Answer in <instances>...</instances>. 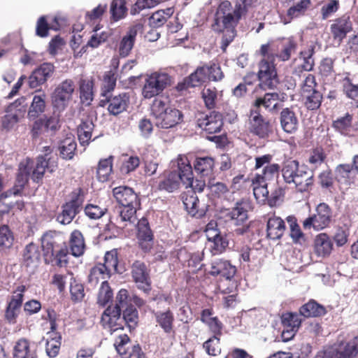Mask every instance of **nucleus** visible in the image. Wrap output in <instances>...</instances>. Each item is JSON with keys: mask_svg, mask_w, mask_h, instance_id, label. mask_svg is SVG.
<instances>
[{"mask_svg": "<svg viewBox=\"0 0 358 358\" xmlns=\"http://www.w3.org/2000/svg\"><path fill=\"white\" fill-rule=\"evenodd\" d=\"M243 11L241 5L233 8L229 1H222L217 9L212 27L215 31L223 34L221 48L224 51L236 36V26Z\"/></svg>", "mask_w": 358, "mask_h": 358, "instance_id": "f257e3e1", "label": "nucleus"}, {"mask_svg": "<svg viewBox=\"0 0 358 358\" xmlns=\"http://www.w3.org/2000/svg\"><path fill=\"white\" fill-rule=\"evenodd\" d=\"M281 173L284 181L289 185H294L301 192L308 190L313 184V174L296 160H287L284 162Z\"/></svg>", "mask_w": 358, "mask_h": 358, "instance_id": "f03ea898", "label": "nucleus"}, {"mask_svg": "<svg viewBox=\"0 0 358 358\" xmlns=\"http://www.w3.org/2000/svg\"><path fill=\"white\" fill-rule=\"evenodd\" d=\"M151 114L157 127L169 129L175 127L182 120L181 112L170 106L168 97L156 98L151 106Z\"/></svg>", "mask_w": 358, "mask_h": 358, "instance_id": "7ed1b4c3", "label": "nucleus"}, {"mask_svg": "<svg viewBox=\"0 0 358 358\" xmlns=\"http://www.w3.org/2000/svg\"><path fill=\"white\" fill-rule=\"evenodd\" d=\"M209 273L212 275H220L222 278L218 287L222 293H231L236 287L234 280L236 268L229 261L222 259L214 260L211 263Z\"/></svg>", "mask_w": 358, "mask_h": 358, "instance_id": "20e7f679", "label": "nucleus"}, {"mask_svg": "<svg viewBox=\"0 0 358 358\" xmlns=\"http://www.w3.org/2000/svg\"><path fill=\"white\" fill-rule=\"evenodd\" d=\"M249 203L245 201H237L226 214L230 225L238 235H243L248 231Z\"/></svg>", "mask_w": 358, "mask_h": 358, "instance_id": "39448f33", "label": "nucleus"}, {"mask_svg": "<svg viewBox=\"0 0 358 358\" xmlns=\"http://www.w3.org/2000/svg\"><path fill=\"white\" fill-rule=\"evenodd\" d=\"M171 83V78L168 73L159 71L152 73L145 78L142 94L145 99H151L161 94Z\"/></svg>", "mask_w": 358, "mask_h": 358, "instance_id": "423d86ee", "label": "nucleus"}, {"mask_svg": "<svg viewBox=\"0 0 358 358\" xmlns=\"http://www.w3.org/2000/svg\"><path fill=\"white\" fill-rule=\"evenodd\" d=\"M75 90V83L71 79L59 83L51 95L53 108L59 113L63 112L72 101Z\"/></svg>", "mask_w": 358, "mask_h": 358, "instance_id": "0eeeda50", "label": "nucleus"}, {"mask_svg": "<svg viewBox=\"0 0 358 358\" xmlns=\"http://www.w3.org/2000/svg\"><path fill=\"white\" fill-rule=\"evenodd\" d=\"M278 164H272L263 169L262 174H257L252 179V186L255 199L260 203L264 202L268 196V180L272 179L279 171Z\"/></svg>", "mask_w": 358, "mask_h": 358, "instance_id": "6e6552de", "label": "nucleus"}, {"mask_svg": "<svg viewBox=\"0 0 358 358\" xmlns=\"http://www.w3.org/2000/svg\"><path fill=\"white\" fill-rule=\"evenodd\" d=\"M315 211L314 215L303 222L304 229L313 227L315 230L319 231L329 225L332 217V211L330 207L324 203H321L317 206Z\"/></svg>", "mask_w": 358, "mask_h": 358, "instance_id": "1a4fd4ad", "label": "nucleus"}, {"mask_svg": "<svg viewBox=\"0 0 358 358\" xmlns=\"http://www.w3.org/2000/svg\"><path fill=\"white\" fill-rule=\"evenodd\" d=\"M257 76L259 80V85L264 90L273 89L279 83L273 60L268 61V59H262L259 64Z\"/></svg>", "mask_w": 358, "mask_h": 358, "instance_id": "9d476101", "label": "nucleus"}, {"mask_svg": "<svg viewBox=\"0 0 358 358\" xmlns=\"http://www.w3.org/2000/svg\"><path fill=\"white\" fill-rule=\"evenodd\" d=\"M41 241L45 262L53 263L54 254L64 245L62 235L55 231H48L42 236Z\"/></svg>", "mask_w": 358, "mask_h": 358, "instance_id": "9b49d317", "label": "nucleus"}, {"mask_svg": "<svg viewBox=\"0 0 358 358\" xmlns=\"http://www.w3.org/2000/svg\"><path fill=\"white\" fill-rule=\"evenodd\" d=\"M187 157L180 156L178 158V171H172L168 174L163 180H162L158 185V188L160 190H164L167 192H173L177 190L180 183L184 185L185 176H182L184 173L183 166H186Z\"/></svg>", "mask_w": 358, "mask_h": 358, "instance_id": "f8f14e48", "label": "nucleus"}, {"mask_svg": "<svg viewBox=\"0 0 358 358\" xmlns=\"http://www.w3.org/2000/svg\"><path fill=\"white\" fill-rule=\"evenodd\" d=\"M101 323L103 329L111 334L124 328V320L121 317V311L117 307L108 306L103 313Z\"/></svg>", "mask_w": 358, "mask_h": 358, "instance_id": "ddd939ff", "label": "nucleus"}, {"mask_svg": "<svg viewBox=\"0 0 358 358\" xmlns=\"http://www.w3.org/2000/svg\"><path fill=\"white\" fill-rule=\"evenodd\" d=\"M138 206H117L110 215V222H115L121 227L133 224L136 220V209Z\"/></svg>", "mask_w": 358, "mask_h": 358, "instance_id": "4468645a", "label": "nucleus"}, {"mask_svg": "<svg viewBox=\"0 0 358 358\" xmlns=\"http://www.w3.org/2000/svg\"><path fill=\"white\" fill-rule=\"evenodd\" d=\"M83 201V196L80 194L75 193L71 200L63 206L62 212L57 216V221L62 224L71 223L79 213Z\"/></svg>", "mask_w": 358, "mask_h": 358, "instance_id": "2eb2a0df", "label": "nucleus"}, {"mask_svg": "<svg viewBox=\"0 0 358 358\" xmlns=\"http://www.w3.org/2000/svg\"><path fill=\"white\" fill-rule=\"evenodd\" d=\"M197 124L208 134L218 133L223 125L222 116L215 111L210 112L209 115L201 114L197 119Z\"/></svg>", "mask_w": 358, "mask_h": 358, "instance_id": "dca6fc26", "label": "nucleus"}, {"mask_svg": "<svg viewBox=\"0 0 358 358\" xmlns=\"http://www.w3.org/2000/svg\"><path fill=\"white\" fill-rule=\"evenodd\" d=\"M55 66L50 63H43L36 69L29 77L28 84L30 88H36L47 82L52 76Z\"/></svg>", "mask_w": 358, "mask_h": 358, "instance_id": "f3484780", "label": "nucleus"}, {"mask_svg": "<svg viewBox=\"0 0 358 358\" xmlns=\"http://www.w3.org/2000/svg\"><path fill=\"white\" fill-rule=\"evenodd\" d=\"M132 277L139 289L148 294L151 290L150 279L146 265L139 261L132 266Z\"/></svg>", "mask_w": 358, "mask_h": 358, "instance_id": "a211bd4d", "label": "nucleus"}, {"mask_svg": "<svg viewBox=\"0 0 358 358\" xmlns=\"http://www.w3.org/2000/svg\"><path fill=\"white\" fill-rule=\"evenodd\" d=\"M26 287L24 285L18 286L11 297L6 308L5 317L10 323H15L18 316L23 301L24 292Z\"/></svg>", "mask_w": 358, "mask_h": 358, "instance_id": "6ab92c4d", "label": "nucleus"}, {"mask_svg": "<svg viewBox=\"0 0 358 358\" xmlns=\"http://www.w3.org/2000/svg\"><path fill=\"white\" fill-rule=\"evenodd\" d=\"M250 131L259 138H266L271 131L269 122L264 120L257 109H252L250 116Z\"/></svg>", "mask_w": 358, "mask_h": 358, "instance_id": "aec40b11", "label": "nucleus"}, {"mask_svg": "<svg viewBox=\"0 0 358 358\" xmlns=\"http://www.w3.org/2000/svg\"><path fill=\"white\" fill-rule=\"evenodd\" d=\"M137 238L142 250L147 252L153 246V234L148 221L145 218L138 220L137 225Z\"/></svg>", "mask_w": 358, "mask_h": 358, "instance_id": "412c9836", "label": "nucleus"}, {"mask_svg": "<svg viewBox=\"0 0 358 358\" xmlns=\"http://www.w3.org/2000/svg\"><path fill=\"white\" fill-rule=\"evenodd\" d=\"M118 206H139L140 201L134 190L128 187L120 186L113 190Z\"/></svg>", "mask_w": 358, "mask_h": 358, "instance_id": "4be33fe9", "label": "nucleus"}, {"mask_svg": "<svg viewBox=\"0 0 358 358\" xmlns=\"http://www.w3.org/2000/svg\"><path fill=\"white\" fill-rule=\"evenodd\" d=\"M338 358H356L358 355V336L347 342H341L334 345Z\"/></svg>", "mask_w": 358, "mask_h": 358, "instance_id": "5701e85b", "label": "nucleus"}, {"mask_svg": "<svg viewBox=\"0 0 358 358\" xmlns=\"http://www.w3.org/2000/svg\"><path fill=\"white\" fill-rule=\"evenodd\" d=\"M32 162L30 160L27 159L26 162L20 163L16 184L13 189L8 191L10 194L15 196L21 192L28 180V177L30 176Z\"/></svg>", "mask_w": 358, "mask_h": 358, "instance_id": "b1692460", "label": "nucleus"}, {"mask_svg": "<svg viewBox=\"0 0 358 358\" xmlns=\"http://www.w3.org/2000/svg\"><path fill=\"white\" fill-rule=\"evenodd\" d=\"M105 98L106 99L101 100V102L106 101L108 103V110L114 115H117L126 110L129 102V96L125 93L114 96L108 95Z\"/></svg>", "mask_w": 358, "mask_h": 358, "instance_id": "393cba45", "label": "nucleus"}, {"mask_svg": "<svg viewBox=\"0 0 358 358\" xmlns=\"http://www.w3.org/2000/svg\"><path fill=\"white\" fill-rule=\"evenodd\" d=\"M41 259V251L38 246L30 243L25 246L22 252V262L27 267L35 268Z\"/></svg>", "mask_w": 358, "mask_h": 358, "instance_id": "a878e982", "label": "nucleus"}, {"mask_svg": "<svg viewBox=\"0 0 358 358\" xmlns=\"http://www.w3.org/2000/svg\"><path fill=\"white\" fill-rule=\"evenodd\" d=\"M333 249V243L330 237L325 233L316 236L314 240V252L320 257H328Z\"/></svg>", "mask_w": 358, "mask_h": 358, "instance_id": "bb28decb", "label": "nucleus"}, {"mask_svg": "<svg viewBox=\"0 0 358 358\" xmlns=\"http://www.w3.org/2000/svg\"><path fill=\"white\" fill-rule=\"evenodd\" d=\"M46 98L47 95L45 92L34 95L27 113L29 120H34L45 112Z\"/></svg>", "mask_w": 358, "mask_h": 358, "instance_id": "cd10ccee", "label": "nucleus"}, {"mask_svg": "<svg viewBox=\"0 0 358 358\" xmlns=\"http://www.w3.org/2000/svg\"><path fill=\"white\" fill-rule=\"evenodd\" d=\"M182 172L184 173L182 174V176H185V178H183L184 186L186 188L192 187L194 191L193 193L194 194H196V192H203L206 185V182L199 179L194 180L192 168L187 159L186 166H183V171Z\"/></svg>", "mask_w": 358, "mask_h": 358, "instance_id": "c85d7f7f", "label": "nucleus"}, {"mask_svg": "<svg viewBox=\"0 0 358 358\" xmlns=\"http://www.w3.org/2000/svg\"><path fill=\"white\" fill-rule=\"evenodd\" d=\"M59 121L60 115L59 114H56L55 112H54L52 115L48 117H45L44 118L36 120L32 128L34 135H37L38 134L42 126H44L47 131H57L60 127Z\"/></svg>", "mask_w": 358, "mask_h": 358, "instance_id": "c756f323", "label": "nucleus"}, {"mask_svg": "<svg viewBox=\"0 0 358 358\" xmlns=\"http://www.w3.org/2000/svg\"><path fill=\"white\" fill-rule=\"evenodd\" d=\"M77 148L75 137L69 134L59 143L58 150L61 157L66 160L73 159Z\"/></svg>", "mask_w": 358, "mask_h": 358, "instance_id": "7c9ffc66", "label": "nucleus"}, {"mask_svg": "<svg viewBox=\"0 0 358 358\" xmlns=\"http://www.w3.org/2000/svg\"><path fill=\"white\" fill-rule=\"evenodd\" d=\"M137 27H131L120 41L118 52L122 57H127L131 52L137 35Z\"/></svg>", "mask_w": 358, "mask_h": 358, "instance_id": "2f4dec72", "label": "nucleus"}, {"mask_svg": "<svg viewBox=\"0 0 358 358\" xmlns=\"http://www.w3.org/2000/svg\"><path fill=\"white\" fill-rule=\"evenodd\" d=\"M285 231L284 221L279 217H270L267 222V237L272 240L280 239Z\"/></svg>", "mask_w": 358, "mask_h": 358, "instance_id": "473e14b6", "label": "nucleus"}, {"mask_svg": "<svg viewBox=\"0 0 358 358\" xmlns=\"http://www.w3.org/2000/svg\"><path fill=\"white\" fill-rule=\"evenodd\" d=\"M280 96L278 93H266L263 97L257 98L254 103L256 109L263 106L266 110L270 112L277 111L280 107L278 101Z\"/></svg>", "mask_w": 358, "mask_h": 358, "instance_id": "72a5a7b5", "label": "nucleus"}, {"mask_svg": "<svg viewBox=\"0 0 358 358\" xmlns=\"http://www.w3.org/2000/svg\"><path fill=\"white\" fill-rule=\"evenodd\" d=\"M280 124L282 129L289 134L294 132L298 127V119L294 111L288 108H284L280 113Z\"/></svg>", "mask_w": 358, "mask_h": 358, "instance_id": "f704fd0d", "label": "nucleus"}, {"mask_svg": "<svg viewBox=\"0 0 358 358\" xmlns=\"http://www.w3.org/2000/svg\"><path fill=\"white\" fill-rule=\"evenodd\" d=\"M94 128V124L91 118L87 117L82 120L80 124L78 127V136L81 145L85 146L90 143L92 140Z\"/></svg>", "mask_w": 358, "mask_h": 358, "instance_id": "c9c22d12", "label": "nucleus"}, {"mask_svg": "<svg viewBox=\"0 0 358 358\" xmlns=\"http://www.w3.org/2000/svg\"><path fill=\"white\" fill-rule=\"evenodd\" d=\"M69 248L71 254L74 257H80L84 254L85 244L81 232L74 230L70 235Z\"/></svg>", "mask_w": 358, "mask_h": 358, "instance_id": "e433bc0d", "label": "nucleus"}, {"mask_svg": "<svg viewBox=\"0 0 358 358\" xmlns=\"http://www.w3.org/2000/svg\"><path fill=\"white\" fill-rule=\"evenodd\" d=\"M57 166L55 162L50 163L43 157H39L35 168L30 173L31 178L36 182H38L43 178V174L47 169L50 172H52Z\"/></svg>", "mask_w": 358, "mask_h": 358, "instance_id": "4c0bfd02", "label": "nucleus"}, {"mask_svg": "<svg viewBox=\"0 0 358 358\" xmlns=\"http://www.w3.org/2000/svg\"><path fill=\"white\" fill-rule=\"evenodd\" d=\"M93 85L92 79L81 78L79 81L80 98L82 103L89 106L93 100Z\"/></svg>", "mask_w": 358, "mask_h": 358, "instance_id": "58836bf2", "label": "nucleus"}, {"mask_svg": "<svg viewBox=\"0 0 358 358\" xmlns=\"http://www.w3.org/2000/svg\"><path fill=\"white\" fill-rule=\"evenodd\" d=\"M154 315L156 322L165 333L169 334L172 331L174 317L171 310L154 312Z\"/></svg>", "mask_w": 358, "mask_h": 358, "instance_id": "ea45409f", "label": "nucleus"}, {"mask_svg": "<svg viewBox=\"0 0 358 358\" xmlns=\"http://www.w3.org/2000/svg\"><path fill=\"white\" fill-rule=\"evenodd\" d=\"M215 162L210 157H197L194 162L195 171L201 176H208L213 171Z\"/></svg>", "mask_w": 358, "mask_h": 358, "instance_id": "a19ab883", "label": "nucleus"}, {"mask_svg": "<svg viewBox=\"0 0 358 358\" xmlns=\"http://www.w3.org/2000/svg\"><path fill=\"white\" fill-rule=\"evenodd\" d=\"M13 358H36L30 351L29 341L25 338L19 339L13 345Z\"/></svg>", "mask_w": 358, "mask_h": 358, "instance_id": "79ce46f5", "label": "nucleus"}, {"mask_svg": "<svg viewBox=\"0 0 358 358\" xmlns=\"http://www.w3.org/2000/svg\"><path fill=\"white\" fill-rule=\"evenodd\" d=\"M117 252L112 250L106 253L104 263L96 266L101 268V271L109 278L113 271H117Z\"/></svg>", "mask_w": 358, "mask_h": 358, "instance_id": "37998d69", "label": "nucleus"}, {"mask_svg": "<svg viewBox=\"0 0 358 358\" xmlns=\"http://www.w3.org/2000/svg\"><path fill=\"white\" fill-rule=\"evenodd\" d=\"M113 157L109 156L108 158L100 159L96 170L97 178L100 182H106L113 171Z\"/></svg>", "mask_w": 358, "mask_h": 358, "instance_id": "c03bdc74", "label": "nucleus"}, {"mask_svg": "<svg viewBox=\"0 0 358 358\" xmlns=\"http://www.w3.org/2000/svg\"><path fill=\"white\" fill-rule=\"evenodd\" d=\"M300 314L305 317H319L325 313L324 308L313 300H310L300 308Z\"/></svg>", "mask_w": 358, "mask_h": 358, "instance_id": "a18cd8bd", "label": "nucleus"}, {"mask_svg": "<svg viewBox=\"0 0 358 358\" xmlns=\"http://www.w3.org/2000/svg\"><path fill=\"white\" fill-rule=\"evenodd\" d=\"M52 21V22L48 23L45 16L41 17L37 21L36 29V35L41 37H45L48 36L49 29L58 30L59 25L57 22V17H55Z\"/></svg>", "mask_w": 358, "mask_h": 358, "instance_id": "49530a36", "label": "nucleus"}, {"mask_svg": "<svg viewBox=\"0 0 358 358\" xmlns=\"http://www.w3.org/2000/svg\"><path fill=\"white\" fill-rule=\"evenodd\" d=\"M287 221L289 224V236L293 242L296 244L303 245L306 242L304 234L301 231L300 227L296 223V220L294 216H288Z\"/></svg>", "mask_w": 358, "mask_h": 358, "instance_id": "de8ad7c7", "label": "nucleus"}, {"mask_svg": "<svg viewBox=\"0 0 358 358\" xmlns=\"http://www.w3.org/2000/svg\"><path fill=\"white\" fill-rule=\"evenodd\" d=\"M208 71V70L206 68V65L198 67L196 71L185 80L187 86L191 87H196L208 80V74H207Z\"/></svg>", "mask_w": 358, "mask_h": 358, "instance_id": "09e8293b", "label": "nucleus"}, {"mask_svg": "<svg viewBox=\"0 0 358 358\" xmlns=\"http://www.w3.org/2000/svg\"><path fill=\"white\" fill-rule=\"evenodd\" d=\"M173 8H168L154 13L149 18V23L152 27H159L173 14Z\"/></svg>", "mask_w": 358, "mask_h": 358, "instance_id": "8fccbe9b", "label": "nucleus"}, {"mask_svg": "<svg viewBox=\"0 0 358 358\" xmlns=\"http://www.w3.org/2000/svg\"><path fill=\"white\" fill-rule=\"evenodd\" d=\"M282 322L284 327L290 329L289 334H295L301 325V320L296 313H287L282 315Z\"/></svg>", "mask_w": 358, "mask_h": 358, "instance_id": "3c124183", "label": "nucleus"}, {"mask_svg": "<svg viewBox=\"0 0 358 358\" xmlns=\"http://www.w3.org/2000/svg\"><path fill=\"white\" fill-rule=\"evenodd\" d=\"M14 240L13 233L9 227L6 224L0 226V248L1 250L10 248Z\"/></svg>", "mask_w": 358, "mask_h": 358, "instance_id": "603ef678", "label": "nucleus"}, {"mask_svg": "<svg viewBox=\"0 0 358 358\" xmlns=\"http://www.w3.org/2000/svg\"><path fill=\"white\" fill-rule=\"evenodd\" d=\"M304 99V104L308 110L317 109L322 101V94L319 90L313 91L310 94L302 96Z\"/></svg>", "mask_w": 358, "mask_h": 358, "instance_id": "864d4df0", "label": "nucleus"}, {"mask_svg": "<svg viewBox=\"0 0 358 358\" xmlns=\"http://www.w3.org/2000/svg\"><path fill=\"white\" fill-rule=\"evenodd\" d=\"M124 325L127 324V327L131 329L136 327L138 320V314L137 310L132 306L125 308L123 310Z\"/></svg>", "mask_w": 358, "mask_h": 358, "instance_id": "5fc2aeb1", "label": "nucleus"}, {"mask_svg": "<svg viewBox=\"0 0 358 358\" xmlns=\"http://www.w3.org/2000/svg\"><path fill=\"white\" fill-rule=\"evenodd\" d=\"M117 77L112 71H108L103 77L101 87V96L107 97L109 93L113 91L116 85Z\"/></svg>", "mask_w": 358, "mask_h": 358, "instance_id": "6e6d98bb", "label": "nucleus"}, {"mask_svg": "<svg viewBox=\"0 0 358 358\" xmlns=\"http://www.w3.org/2000/svg\"><path fill=\"white\" fill-rule=\"evenodd\" d=\"M15 107V103L11 104L8 107V113L3 117L1 124L3 129L10 130L13 129L18 122L19 115L17 111L13 112V110Z\"/></svg>", "mask_w": 358, "mask_h": 358, "instance_id": "4d7b16f0", "label": "nucleus"}, {"mask_svg": "<svg viewBox=\"0 0 358 358\" xmlns=\"http://www.w3.org/2000/svg\"><path fill=\"white\" fill-rule=\"evenodd\" d=\"M71 299L74 302H80L85 297V290L83 285L76 280L73 277L70 282Z\"/></svg>", "mask_w": 358, "mask_h": 358, "instance_id": "13d9d810", "label": "nucleus"}, {"mask_svg": "<svg viewBox=\"0 0 358 358\" xmlns=\"http://www.w3.org/2000/svg\"><path fill=\"white\" fill-rule=\"evenodd\" d=\"M113 296V291L107 280L102 281L98 294L97 303L99 305L104 306L112 299Z\"/></svg>", "mask_w": 358, "mask_h": 358, "instance_id": "bf43d9fd", "label": "nucleus"}, {"mask_svg": "<svg viewBox=\"0 0 358 358\" xmlns=\"http://www.w3.org/2000/svg\"><path fill=\"white\" fill-rule=\"evenodd\" d=\"M127 11L124 0H113L110 5V13L114 20L117 21L123 18Z\"/></svg>", "mask_w": 358, "mask_h": 358, "instance_id": "052dcab7", "label": "nucleus"}, {"mask_svg": "<svg viewBox=\"0 0 358 358\" xmlns=\"http://www.w3.org/2000/svg\"><path fill=\"white\" fill-rule=\"evenodd\" d=\"M310 5V0H301L287 10V16L295 18L303 15Z\"/></svg>", "mask_w": 358, "mask_h": 358, "instance_id": "680f3d73", "label": "nucleus"}, {"mask_svg": "<svg viewBox=\"0 0 358 358\" xmlns=\"http://www.w3.org/2000/svg\"><path fill=\"white\" fill-rule=\"evenodd\" d=\"M115 349L122 358H128L130 346L129 338L127 335L120 336L115 343Z\"/></svg>", "mask_w": 358, "mask_h": 358, "instance_id": "e2e57ef3", "label": "nucleus"}, {"mask_svg": "<svg viewBox=\"0 0 358 358\" xmlns=\"http://www.w3.org/2000/svg\"><path fill=\"white\" fill-rule=\"evenodd\" d=\"M325 158L326 155L323 149L317 148L310 154L308 162L313 169H317L324 164Z\"/></svg>", "mask_w": 358, "mask_h": 358, "instance_id": "0e129e2a", "label": "nucleus"}, {"mask_svg": "<svg viewBox=\"0 0 358 358\" xmlns=\"http://www.w3.org/2000/svg\"><path fill=\"white\" fill-rule=\"evenodd\" d=\"M183 204L187 211L194 216L197 213L199 199L196 194L191 193L183 196Z\"/></svg>", "mask_w": 358, "mask_h": 358, "instance_id": "69168bd1", "label": "nucleus"}, {"mask_svg": "<svg viewBox=\"0 0 358 358\" xmlns=\"http://www.w3.org/2000/svg\"><path fill=\"white\" fill-rule=\"evenodd\" d=\"M317 90H318L317 85L315 76L312 74H307L301 86V96H303Z\"/></svg>", "mask_w": 358, "mask_h": 358, "instance_id": "338daca9", "label": "nucleus"}, {"mask_svg": "<svg viewBox=\"0 0 358 358\" xmlns=\"http://www.w3.org/2000/svg\"><path fill=\"white\" fill-rule=\"evenodd\" d=\"M207 187L212 194L217 197H221L229 192L227 186L220 182H215V179H209Z\"/></svg>", "mask_w": 358, "mask_h": 358, "instance_id": "774afa93", "label": "nucleus"}]
</instances>
